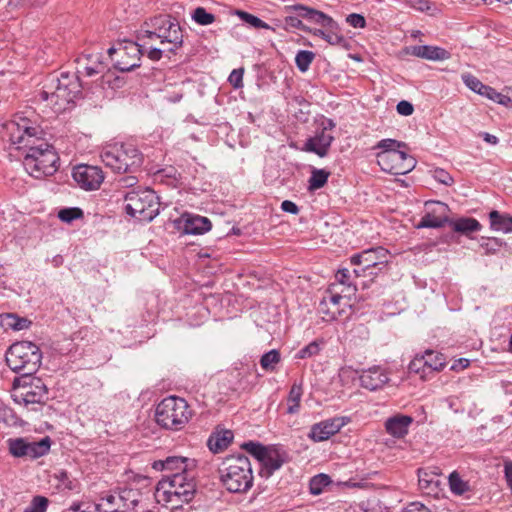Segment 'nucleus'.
<instances>
[{"instance_id":"obj_1","label":"nucleus","mask_w":512,"mask_h":512,"mask_svg":"<svg viewBox=\"0 0 512 512\" xmlns=\"http://www.w3.org/2000/svg\"><path fill=\"white\" fill-rule=\"evenodd\" d=\"M3 127L12 145L28 149L23 165L32 177L40 179L57 171L59 157L53 146L44 141V130L37 119L17 115Z\"/></svg>"},{"instance_id":"obj_2","label":"nucleus","mask_w":512,"mask_h":512,"mask_svg":"<svg viewBox=\"0 0 512 512\" xmlns=\"http://www.w3.org/2000/svg\"><path fill=\"white\" fill-rule=\"evenodd\" d=\"M152 468L166 472L158 483L157 491H162L163 500L171 503L172 508H177L178 502L188 503L193 499L196 492L195 459L169 456L164 460L154 461Z\"/></svg>"},{"instance_id":"obj_3","label":"nucleus","mask_w":512,"mask_h":512,"mask_svg":"<svg viewBox=\"0 0 512 512\" xmlns=\"http://www.w3.org/2000/svg\"><path fill=\"white\" fill-rule=\"evenodd\" d=\"M220 480L231 493H242L253 485L251 463L243 454L226 457L219 466Z\"/></svg>"},{"instance_id":"obj_4","label":"nucleus","mask_w":512,"mask_h":512,"mask_svg":"<svg viewBox=\"0 0 512 512\" xmlns=\"http://www.w3.org/2000/svg\"><path fill=\"white\" fill-rule=\"evenodd\" d=\"M48 89L40 93V97L56 110H66L67 106L81 95V83L76 74L61 73L53 78Z\"/></svg>"},{"instance_id":"obj_5","label":"nucleus","mask_w":512,"mask_h":512,"mask_svg":"<svg viewBox=\"0 0 512 512\" xmlns=\"http://www.w3.org/2000/svg\"><path fill=\"white\" fill-rule=\"evenodd\" d=\"M42 353L33 342L21 341L12 344L6 353V363L9 368L21 373L23 377H30L40 367Z\"/></svg>"},{"instance_id":"obj_6","label":"nucleus","mask_w":512,"mask_h":512,"mask_svg":"<svg viewBox=\"0 0 512 512\" xmlns=\"http://www.w3.org/2000/svg\"><path fill=\"white\" fill-rule=\"evenodd\" d=\"M192 410L186 400L176 396L164 398L156 407L155 420L164 429L179 431L189 422Z\"/></svg>"},{"instance_id":"obj_7","label":"nucleus","mask_w":512,"mask_h":512,"mask_svg":"<svg viewBox=\"0 0 512 512\" xmlns=\"http://www.w3.org/2000/svg\"><path fill=\"white\" fill-rule=\"evenodd\" d=\"M102 162L116 173L134 172L143 161L141 152L132 144L114 145L101 152Z\"/></svg>"},{"instance_id":"obj_8","label":"nucleus","mask_w":512,"mask_h":512,"mask_svg":"<svg viewBox=\"0 0 512 512\" xmlns=\"http://www.w3.org/2000/svg\"><path fill=\"white\" fill-rule=\"evenodd\" d=\"M300 15L309 22L319 24L323 29L310 28L308 33L317 36L333 46L344 47L347 40L341 34L338 23L329 15L311 7H299Z\"/></svg>"},{"instance_id":"obj_9","label":"nucleus","mask_w":512,"mask_h":512,"mask_svg":"<svg viewBox=\"0 0 512 512\" xmlns=\"http://www.w3.org/2000/svg\"><path fill=\"white\" fill-rule=\"evenodd\" d=\"M125 211L143 222L152 221L159 214V202L151 189L130 191L124 197Z\"/></svg>"},{"instance_id":"obj_10","label":"nucleus","mask_w":512,"mask_h":512,"mask_svg":"<svg viewBox=\"0 0 512 512\" xmlns=\"http://www.w3.org/2000/svg\"><path fill=\"white\" fill-rule=\"evenodd\" d=\"M147 44V41L124 40L118 44L117 48L111 47L108 54L117 70L130 72L140 66V56L144 53L143 48Z\"/></svg>"},{"instance_id":"obj_11","label":"nucleus","mask_w":512,"mask_h":512,"mask_svg":"<svg viewBox=\"0 0 512 512\" xmlns=\"http://www.w3.org/2000/svg\"><path fill=\"white\" fill-rule=\"evenodd\" d=\"M9 453L15 458L38 459L49 453L51 439L49 436L39 441H29L27 438H9L7 441Z\"/></svg>"},{"instance_id":"obj_12","label":"nucleus","mask_w":512,"mask_h":512,"mask_svg":"<svg viewBox=\"0 0 512 512\" xmlns=\"http://www.w3.org/2000/svg\"><path fill=\"white\" fill-rule=\"evenodd\" d=\"M376 159L382 171L393 175H405L417 164L416 159L402 149L395 153L376 155Z\"/></svg>"},{"instance_id":"obj_13","label":"nucleus","mask_w":512,"mask_h":512,"mask_svg":"<svg viewBox=\"0 0 512 512\" xmlns=\"http://www.w3.org/2000/svg\"><path fill=\"white\" fill-rule=\"evenodd\" d=\"M72 176L75 182L87 191L98 189L104 180L101 168L85 164L74 167Z\"/></svg>"},{"instance_id":"obj_14","label":"nucleus","mask_w":512,"mask_h":512,"mask_svg":"<svg viewBox=\"0 0 512 512\" xmlns=\"http://www.w3.org/2000/svg\"><path fill=\"white\" fill-rule=\"evenodd\" d=\"M387 250L382 247L364 250L361 253L354 254L350 258V262L355 266H363L362 271L366 273L367 269L382 270L387 266Z\"/></svg>"},{"instance_id":"obj_15","label":"nucleus","mask_w":512,"mask_h":512,"mask_svg":"<svg viewBox=\"0 0 512 512\" xmlns=\"http://www.w3.org/2000/svg\"><path fill=\"white\" fill-rule=\"evenodd\" d=\"M290 460L289 454L281 445H269L261 459L262 464L261 475L270 477L275 471L279 470L283 464Z\"/></svg>"},{"instance_id":"obj_16","label":"nucleus","mask_w":512,"mask_h":512,"mask_svg":"<svg viewBox=\"0 0 512 512\" xmlns=\"http://www.w3.org/2000/svg\"><path fill=\"white\" fill-rule=\"evenodd\" d=\"M349 422L347 417H334L312 425L308 437L315 442L328 440Z\"/></svg>"},{"instance_id":"obj_17","label":"nucleus","mask_w":512,"mask_h":512,"mask_svg":"<svg viewBox=\"0 0 512 512\" xmlns=\"http://www.w3.org/2000/svg\"><path fill=\"white\" fill-rule=\"evenodd\" d=\"M426 206H434L420 220L417 228H441L449 224L450 218L446 215L448 206L442 202H426Z\"/></svg>"},{"instance_id":"obj_18","label":"nucleus","mask_w":512,"mask_h":512,"mask_svg":"<svg viewBox=\"0 0 512 512\" xmlns=\"http://www.w3.org/2000/svg\"><path fill=\"white\" fill-rule=\"evenodd\" d=\"M23 389L21 397L25 405L44 404L49 399L48 389L40 378H31Z\"/></svg>"},{"instance_id":"obj_19","label":"nucleus","mask_w":512,"mask_h":512,"mask_svg":"<svg viewBox=\"0 0 512 512\" xmlns=\"http://www.w3.org/2000/svg\"><path fill=\"white\" fill-rule=\"evenodd\" d=\"M154 34V38H158L161 44L169 43L171 47L168 51L175 53V51L182 46L183 35L181 28L175 20L171 19L167 25L161 28L160 32H151Z\"/></svg>"},{"instance_id":"obj_20","label":"nucleus","mask_w":512,"mask_h":512,"mask_svg":"<svg viewBox=\"0 0 512 512\" xmlns=\"http://www.w3.org/2000/svg\"><path fill=\"white\" fill-rule=\"evenodd\" d=\"M118 507L111 512H136V508L143 501V493L139 489L119 488L118 489Z\"/></svg>"},{"instance_id":"obj_21","label":"nucleus","mask_w":512,"mask_h":512,"mask_svg":"<svg viewBox=\"0 0 512 512\" xmlns=\"http://www.w3.org/2000/svg\"><path fill=\"white\" fill-rule=\"evenodd\" d=\"M406 54L429 61H444L451 57V53L439 46L414 45L406 47Z\"/></svg>"},{"instance_id":"obj_22","label":"nucleus","mask_w":512,"mask_h":512,"mask_svg":"<svg viewBox=\"0 0 512 512\" xmlns=\"http://www.w3.org/2000/svg\"><path fill=\"white\" fill-rule=\"evenodd\" d=\"M212 227L210 220L207 217L200 215H182L179 221V229L184 234L188 235H201L208 232Z\"/></svg>"},{"instance_id":"obj_23","label":"nucleus","mask_w":512,"mask_h":512,"mask_svg":"<svg viewBox=\"0 0 512 512\" xmlns=\"http://www.w3.org/2000/svg\"><path fill=\"white\" fill-rule=\"evenodd\" d=\"M334 140L331 132L325 129H319L315 135L308 138L305 142V150L313 152L319 157H325L328 154L329 148Z\"/></svg>"},{"instance_id":"obj_24","label":"nucleus","mask_w":512,"mask_h":512,"mask_svg":"<svg viewBox=\"0 0 512 512\" xmlns=\"http://www.w3.org/2000/svg\"><path fill=\"white\" fill-rule=\"evenodd\" d=\"M359 379L361 386L371 391L382 388L389 380L386 371L379 366L363 370Z\"/></svg>"},{"instance_id":"obj_25","label":"nucleus","mask_w":512,"mask_h":512,"mask_svg":"<svg viewBox=\"0 0 512 512\" xmlns=\"http://www.w3.org/2000/svg\"><path fill=\"white\" fill-rule=\"evenodd\" d=\"M413 418L408 415L397 414L388 418L385 422V428L388 434L395 438H403L408 434L409 427Z\"/></svg>"},{"instance_id":"obj_26","label":"nucleus","mask_w":512,"mask_h":512,"mask_svg":"<svg viewBox=\"0 0 512 512\" xmlns=\"http://www.w3.org/2000/svg\"><path fill=\"white\" fill-rule=\"evenodd\" d=\"M171 19L170 15H157L147 19L137 34L138 41L153 39L154 34L151 32H160L161 28L167 25Z\"/></svg>"},{"instance_id":"obj_27","label":"nucleus","mask_w":512,"mask_h":512,"mask_svg":"<svg viewBox=\"0 0 512 512\" xmlns=\"http://www.w3.org/2000/svg\"><path fill=\"white\" fill-rule=\"evenodd\" d=\"M299 7H307L302 4H295L291 6H286V11L289 13L283 20V28L287 31L291 29H299L303 32L308 33L310 31V27L306 26L302 20L304 19L302 15H300Z\"/></svg>"},{"instance_id":"obj_28","label":"nucleus","mask_w":512,"mask_h":512,"mask_svg":"<svg viewBox=\"0 0 512 512\" xmlns=\"http://www.w3.org/2000/svg\"><path fill=\"white\" fill-rule=\"evenodd\" d=\"M449 225L453 231L466 236H469L471 233L478 232L482 228L480 222L471 217H461L455 220L450 219Z\"/></svg>"},{"instance_id":"obj_29","label":"nucleus","mask_w":512,"mask_h":512,"mask_svg":"<svg viewBox=\"0 0 512 512\" xmlns=\"http://www.w3.org/2000/svg\"><path fill=\"white\" fill-rule=\"evenodd\" d=\"M490 227L494 231L503 233L512 232V216L507 213H500L497 210H492L489 213Z\"/></svg>"},{"instance_id":"obj_30","label":"nucleus","mask_w":512,"mask_h":512,"mask_svg":"<svg viewBox=\"0 0 512 512\" xmlns=\"http://www.w3.org/2000/svg\"><path fill=\"white\" fill-rule=\"evenodd\" d=\"M232 440L233 433L230 430H225L211 435L207 445L213 453H218L227 448Z\"/></svg>"},{"instance_id":"obj_31","label":"nucleus","mask_w":512,"mask_h":512,"mask_svg":"<svg viewBox=\"0 0 512 512\" xmlns=\"http://www.w3.org/2000/svg\"><path fill=\"white\" fill-rule=\"evenodd\" d=\"M407 148V144L402 141H398L395 139H382L380 140L373 149H379L380 152H378L376 155H383V154H389V153H395L400 149Z\"/></svg>"},{"instance_id":"obj_32","label":"nucleus","mask_w":512,"mask_h":512,"mask_svg":"<svg viewBox=\"0 0 512 512\" xmlns=\"http://www.w3.org/2000/svg\"><path fill=\"white\" fill-rule=\"evenodd\" d=\"M425 355H426V364H427V369L429 372H438V371H441L445 365H446V360H445V357L443 354L441 353H436L432 350H427L425 351Z\"/></svg>"},{"instance_id":"obj_33","label":"nucleus","mask_w":512,"mask_h":512,"mask_svg":"<svg viewBox=\"0 0 512 512\" xmlns=\"http://www.w3.org/2000/svg\"><path fill=\"white\" fill-rule=\"evenodd\" d=\"M330 172L324 169H316L312 170L311 176L309 178L308 189L310 191H315L322 188L329 178Z\"/></svg>"},{"instance_id":"obj_34","label":"nucleus","mask_w":512,"mask_h":512,"mask_svg":"<svg viewBox=\"0 0 512 512\" xmlns=\"http://www.w3.org/2000/svg\"><path fill=\"white\" fill-rule=\"evenodd\" d=\"M280 360V352L272 349L261 356L260 365L265 371L273 372Z\"/></svg>"},{"instance_id":"obj_35","label":"nucleus","mask_w":512,"mask_h":512,"mask_svg":"<svg viewBox=\"0 0 512 512\" xmlns=\"http://www.w3.org/2000/svg\"><path fill=\"white\" fill-rule=\"evenodd\" d=\"M302 394V385L294 383L288 395V402L290 403V405L287 408L288 413L294 414L298 411Z\"/></svg>"},{"instance_id":"obj_36","label":"nucleus","mask_w":512,"mask_h":512,"mask_svg":"<svg viewBox=\"0 0 512 512\" xmlns=\"http://www.w3.org/2000/svg\"><path fill=\"white\" fill-rule=\"evenodd\" d=\"M331 483V479L326 474H318L311 478L309 483V489L311 494L319 495L323 492V489Z\"/></svg>"},{"instance_id":"obj_37","label":"nucleus","mask_w":512,"mask_h":512,"mask_svg":"<svg viewBox=\"0 0 512 512\" xmlns=\"http://www.w3.org/2000/svg\"><path fill=\"white\" fill-rule=\"evenodd\" d=\"M449 486L451 491L456 495H463L469 490V485L462 480L457 472H452L449 476Z\"/></svg>"},{"instance_id":"obj_38","label":"nucleus","mask_w":512,"mask_h":512,"mask_svg":"<svg viewBox=\"0 0 512 512\" xmlns=\"http://www.w3.org/2000/svg\"><path fill=\"white\" fill-rule=\"evenodd\" d=\"M314 58H315V54L312 51H308V50L298 51V53L296 54V57H295V63H296L297 68L301 72H306L309 69Z\"/></svg>"},{"instance_id":"obj_39","label":"nucleus","mask_w":512,"mask_h":512,"mask_svg":"<svg viewBox=\"0 0 512 512\" xmlns=\"http://www.w3.org/2000/svg\"><path fill=\"white\" fill-rule=\"evenodd\" d=\"M82 217L83 211L78 207L63 208L58 212V218L65 223H71Z\"/></svg>"},{"instance_id":"obj_40","label":"nucleus","mask_w":512,"mask_h":512,"mask_svg":"<svg viewBox=\"0 0 512 512\" xmlns=\"http://www.w3.org/2000/svg\"><path fill=\"white\" fill-rule=\"evenodd\" d=\"M505 243L500 238H482L480 247L484 249L485 255H492L499 251L500 247Z\"/></svg>"},{"instance_id":"obj_41","label":"nucleus","mask_w":512,"mask_h":512,"mask_svg":"<svg viewBox=\"0 0 512 512\" xmlns=\"http://www.w3.org/2000/svg\"><path fill=\"white\" fill-rule=\"evenodd\" d=\"M192 19L200 25H209L215 21V15L207 12L203 7H197L192 14Z\"/></svg>"},{"instance_id":"obj_42","label":"nucleus","mask_w":512,"mask_h":512,"mask_svg":"<svg viewBox=\"0 0 512 512\" xmlns=\"http://www.w3.org/2000/svg\"><path fill=\"white\" fill-rule=\"evenodd\" d=\"M336 280L339 282V284L346 286L347 294L350 296L351 294H354L357 290V287L355 284H352L350 282V272L348 269L343 268L338 270L336 273Z\"/></svg>"},{"instance_id":"obj_43","label":"nucleus","mask_w":512,"mask_h":512,"mask_svg":"<svg viewBox=\"0 0 512 512\" xmlns=\"http://www.w3.org/2000/svg\"><path fill=\"white\" fill-rule=\"evenodd\" d=\"M461 79L464 84L475 93L480 94L481 90L486 89V85L470 73H463Z\"/></svg>"},{"instance_id":"obj_44","label":"nucleus","mask_w":512,"mask_h":512,"mask_svg":"<svg viewBox=\"0 0 512 512\" xmlns=\"http://www.w3.org/2000/svg\"><path fill=\"white\" fill-rule=\"evenodd\" d=\"M237 14L239 17L247 24L251 25L254 28L257 29H270V26L262 21L257 16H254L248 12L245 11H238Z\"/></svg>"},{"instance_id":"obj_45","label":"nucleus","mask_w":512,"mask_h":512,"mask_svg":"<svg viewBox=\"0 0 512 512\" xmlns=\"http://www.w3.org/2000/svg\"><path fill=\"white\" fill-rule=\"evenodd\" d=\"M242 448L254 456L259 462L264 457V454L267 450V446L253 441L245 442L242 445Z\"/></svg>"},{"instance_id":"obj_46","label":"nucleus","mask_w":512,"mask_h":512,"mask_svg":"<svg viewBox=\"0 0 512 512\" xmlns=\"http://www.w3.org/2000/svg\"><path fill=\"white\" fill-rule=\"evenodd\" d=\"M321 343L322 342H319L317 340L312 341L311 343H309L308 345H306L305 347H303L302 349H300L297 352L296 358L305 359V358H310L314 355H317L321 350V348H320Z\"/></svg>"},{"instance_id":"obj_47","label":"nucleus","mask_w":512,"mask_h":512,"mask_svg":"<svg viewBox=\"0 0 512 512\" xmlns=\"http://www.w3.org/2000/svg\"><path fill=\"white\" fill-rule=\"evenodd\" d=\"M48 499L43 496H35L23 512H46Z\"/></svg>"},{"instance_id":"obj_48","label":"nucleus","mask_w":512,"mask_h":512,"mask_svg":"<svg viewBox=\"0 0 512 512\" xmlns=\"http://www.w3.org/2000/svg\"><path fill=\"white\" fill-rule=\"evenodd\" d=\"M409 371L414 373H424L428 372L427 364H426V355H416L415 358L409 363Z\"/></svg>"},{"instance_id":"obj_49","label":"nucleus","mask_w":512,"mask_h":512,"mask_svg":"<svg viewBox=\"0 0 512 512\" xmlns=\"http://www.w3.org/2000/svg\"><path fill=\"white\" fill-rule=\"evenodd\" d=\"M6 318L8 320L7 325L10 328L17 330V331L28 328V326L30 324V321H28L27 319L18 318L17 316H15L13 314H8Z\"/></svg>"},{"instance_id":"obj_50","label":"nucleus","mask_w":512,"mask_h":512,"mask_svg":"<svg viewBox=\"0 0 512 512\" xmlns=\"http://www.w3.org/2000/svg\"><path fill=\"white\" fill-rule=\"evenodd\" d=\"M243 74H244L243 68L232 70V72L230 73V75L228 77V81L232 85L233 88L239 89V88L243 87Z\"/></svg>"},{"instance_id":"obj_51","label":"nucleus","mask_w":512,"mask_h":512,"mask_svg":"<svg viewBox=\"0 0 512 512\" xmlns=\"http://www.w3.org/2000/svg\"><path fill=\"white\" fill-rule=\"evenodd\" d=\"M479 95L485 96L488 99L493 100L497 103H503V99L507 98V96L497 92L494 88L487 85L486 89L481 90Z\"/></svg>"},{"instance_id":"obj_52","label":"nucleus","mask_w":512,"mask_h":512,"mask_svg":"<svg viewBox=\"0 0 512 512\" xmlns=\"http://www.w3.org/2000/svg\"><path fill=\"white\" fill-rule=\"evenodd\" d=\"M98 505H90L85 503H73L65 512H96Z\"/></svg>"},{"instance_id":"obj_53","label":"nucleus","mask_w":512,"mask_h":512,"mask_svg":"<svg viewBox=\"0 0 512 512\" xmlns=\"http://www.w3.org/2000/svg\"><path fill=\"white\" fill-rule=\"evenodd\" d=\"M346 22L354 28H364L366 20L361 14L352 13L346 17Z\"/></svg>"},{"instance_id":"obj_54","label":"nucleus","mask_w":512,"mask_h":512,"mask_svg":"<svg viewBox=\"0 0 512 512\" xmlns=\"http://www.w3.org/2000/svg\"><path fill=\"white\" fill-rule=\"evenodd\" d=\"M433 176H434L435 180H437L439 183L444 184L446 186H450L453 183L452 176L447 171H445L443 169H436L434 171Z\"/></svg>"},{"instance_id":"obj_55","label":"nucleus","mask_w":512,"mask_h":512,"mask_svg":"<svg viewBox=\"0 0 512 512\" xmlns=\"http://www.w3.org/2000/svg\"><path fill=\"white\" fill-rule=\"evenodd\" d=\"M396 110L400 115L410 116L414 111V107L410 102L402 100L397 104Z\"/></svg>"},{"instance_id":"obj_56","label":"nucleus","mask_w":512,"mask_h":512,"mask_svg":"<svg viewBox=\"0 0 512 512\" xmlns=\"http://www.w3.org/2000/svg\"><path fill=\"white\" fill-rule=\"evenodd\" d=\"M402 512H431V510L420 502H411Z\"/></svg>"},{"instance_id":"obj_57","label":"nucleus","mask_w":512,"mask_h":512,"mask_svg":"<svg viewBox=\"0 0 512 512\" xmlns=\"http://www.w3.org/2000/svg\"><path fill=\"white\" fill-rule=\"evenodd\" d=\"M102 500L105 501L109 506L111 510L115 507H118L119 501H118V490H115L113 493H110L104 497H102Z\"/></svg>"},{"instance_id":"obj_58","label":"nucleus","mask_w":512,"mask_h":512,"mask_svg":"<svg viewBox=\"0 0 512 512\" xmlns=\"http://www.w3.org/2000/svg\"><path fill=\"white\" fill-rule=\"evenodd\" d=\"M281 209L284 212L291 213L294 215L299 213V207L294 202H292L290 200H284L281 203Z\"/></svg>"},{"instance_id":"obj_59","label":"nucleus","mask_w":512,"mask_h":512,"mask_svg":"<svg viewBox=\"0 0 512 512\" xmlns=\"http://www.w3.org/2000/svg\"><path fill=\"white\" fill-rule=\"evenodd\" d=\"M85 74L89 77L94 76L96 74H100L103 71L102 63H98L94 66H86L84 68Z\"/></svg>"},{"instance_id":"obj_60","label":"nucleus","mask_w":512,"mask_h":512,"mask_svg":"<svg viewBox=\"0 0 512 512\" xmlns=\"http://www.w3.org/2000/svg\"><path fill=\"white\" fill-rule=\"evenodd\" d=\"M162 53H163L162 49L150 47L147 55H148V58L151 59L152 61H158L161 59Z\"/></svg>"},{"instance_id":"obj_61","label":"nucleus","mask_w":512,"mask_h":512,"mask_svg":"<svg viewBox=\"0 0 512 512\" xmlns=\"http://www.w3.org/2000/svg\"><path fill=\"white\" fill-rule=\"evenodd\" d=\"M469 366V360L466 358L458 359L452 366L451 370L459 371Z\"/></svg>"},{"instance_id":"obj_62","label":"nucleus","mask_w":512,"mask_h":512,"mask_svg":"<svg viewBox=\"0 0 512 512\" xmlns=\"http://www.w3.org/2000/svg\"><path fill=\"white\" fill-rule=\"evenodd\" d=\"M319 310L320 312L324 313V314H327L329 316L330 319H335L336 318V315H335V312L332 311V312H329L328 309H327V299L324 298L320 304H319Z\"/></svg>"},{"instance_id":"obj_63","label":"nucleus","mask_w":512,"mask_h":512,"mask_svg":"<svg viewBox=\"0 0 512 512\" xmlns=\"http://www.w3.org/2000/svg\"><path fill=\"white\" fill-rule=\"evenodd\" d=\"M120 182L124 187H133L137 183V178L135 176H126L121 178Z\"/></svg>"},{"instance_id":"obj_64","label":"nucleus","mask_w":512,"mask_h":512,"mask_svg":"<svg viewBox=\"0 0 512 512\" xmlns=\"http://www.w3.org/2000/svg\"><path fill=\"white\" fill-rule=\"evenodd\" d=\"M505 477L507 482L512 486V462L505 465Z\"/></svg>"}]
</instances>
